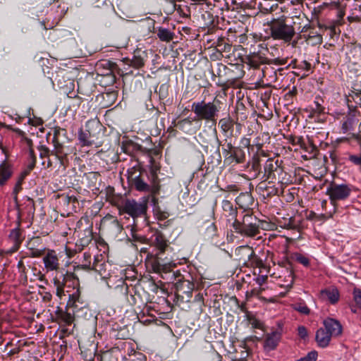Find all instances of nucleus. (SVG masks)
I'll list each match as a JSON object with an SVG mask.
<instances>
[{
    "instance_id": "obj_36",
    "label": "nucleus",
    "mask_w": 361,
    "mask_h": 361,
    "mask_svg": "<svg viewBox=\"0 0 361 361\" xmlns=\"http://www.w3.org/2000/svg\"><path fill=\"white\" fill-rule=\"evenodd\" d=\"M298 335L300 336V337H301L302 338H305L307 336V329L303 326H300L298 329Z\"/></svg>"
},
{
    "instance_id": "obj_16",
    "label": "nucleus",
    "mask_w": 361,
    "mask_h": 361,
    "mask_svg": "<svg viewBox=\"0 0 361 361\" xmlns=\"http://www.w3.org/2000/svg\"><path fill=\"white\" fill-rule=\"evenodd\" d=\"M222 209L224 212V215L228 218V221L237 220V209L233 205V204L227 200H224L222 201Z\"/></svg>"
},
{
    "instance_id": "obj_2",
    "label": "nucleus",
    "mask_w": 361,
    "mask_h": 361,
    "mask_svg": "<svg viewBox=\"0 0 361 361\" xmlns=\"http://www.w3.org/2000/svg\"><path fill=\"white\" fill-rule=\"evenodd\" d=\"M271 37L276 40L290 42L295 35V30L292 25L286 24L283 19H276L270 24Z\"/></svg>"
},
{
    "instance_id": "obj_33",
    "label": "nucleus",
    "mask_w": 361,
    "mask_h": 361,
    "mask_svg": "<svg viewBox=\"0 0 361 361\" xmlns=\"http://www.w3.org/2000/svg\"><path fill=\"white\" fill-rule=\"evenodd\" d=\"M54 285L56 288V295L61 298L62 297V295H64V290H63L64 283L60 282V281L56 279H54Z\"/></svg>"
},
{
    "instance_id": "obj_29",
    "label": "nucleus",
    "mask_w": 361,
    "mask_h": 361,
    "mask_svg": "<svg viewBox=\"0 0 361 361\" xmlns=\"http://www.w3.org/2000/svg\"><path fill=\"white\" fill-rule=\"evenodd\" d=\"M276 162H274L272 159L267 161L264 165V171L265 173H267V178H269L271 174L276 169Z\"/></svg>"
},
{
    "instance_id": "obj_13",
    "label": "nucleus",
    "mask_w": 361,
    "mask_h": 361,
    "mask_svg": "<svg viewBox=\"0 0 361 361\" xmlns=\"http://www.w3.org/2000/svg\"><path fill=\"white\" fill-rule=\"evenodd\" d=\"M235 255L240 262L246 264L255 255V252L251 247L242 245L235 250Z\"/></svg>"
},
{
    "instance_id": "obj_50",
    "label": "nucleus",
    "mask_w": 361,
    "mask_h": 361,
    "mask_svg": "<svg viewBox=\"0 0 361 361\" xmlns=\"http://www.w3.org/2000/svg\"><path fill=\"white\" fill-rule=\"evenodd\" d=\"M68 199L69 201H71V200H73V201L75 200V197H68Z\"/></svg>"
},
{
    "instance_id": "obj_40",
    "label": "nucleus",
    "mask_w": 361,
    "mask_h": 361,
    "mask_svg": "<svg viewBox=\"0 0 361 361\" xmlns=\"http://www.w3.org/2000/svg\"><path fill=\"white\" fill-rule=\"evenodd\" d=\"M79 298V293L78 290H77L75 293H73L72 295H69V302H71L73 301V303H74Z\"/></svg>"
},
{
    "instance_id": "obj_30",
    "label": "nucleus",
    "mask_w": 361,
    "mask_h": 361,
    "mask_svg": "<svg viewBox=\"0 0 361 361\" xmlns=\"http://www.w3.org/2000/svg\"><path fill=\"white\" fill-rule=\"evenodd\" d=\"M293 308H294V310L299 312L300 313L306 314V315L309 314L310 312L308 307L304 302H300V303L295 304L293 305Z\"/></svg>"
},
{
    "instance_id": "obj_44",
    "label": "nucleus",
    "mask_w": 361,
    "mask_h": 361,
    "mask_svg": "<svg viewBox=\"0 0 361 361\" xmlns=\"http://www.w3.org/2000/svg\"><path fill=\"white\" fill-rule=\"evenodd\" d=\"M302 67L306 70L309 71L310 69L311 65L310 63L305 61L302 62Z\"/></svg>"
},
{
    "instance_id": "obj_42",
    "label": "nucleus",
    "mask_w": 361,
    "mask_h": 361,
    "mask_svg": "<svg viewBox=\"0 0 361 361\" xmlns=\"http://www.w3.org/2000/svg\"><path fill=\"white\" fill-rule=\"evenodd\" d=\"M21 184H22V179H20L18 180V182L16 183L15 188H14L13 191L16 194L19 192V191L21 190Z\"/></svg>"
},
{
    "instance_id": "obj_31",
    "label": "nucleus",
    "mask_w": 361,
    "mask_h": 361,
    "mask_svg": "<svg viewBox=\"0 0 361 361\" xmlns=\"http://www.w3.org/2000/svg\"><path fill=\"white\" fill-rule=\"evenodd\" d=\"M353 295L356 306L361 310V289L355 288L353 291Z\"/></svg>"
},
{
    "instance_id": "obj_3",
    "label": "nucleus",
    "mask_w": 361,
    "mask_h": 361,
    "mask_svg": "<svg viewBox=\"0 0 361 361\" xmlns=\"http://www.w3.org/2000/svg\"><path fill=\"white\" fill-rule=\"evenodd\" d=\"M355 187L347 183H332L326 189V194L332 203L347 200L354 190Z\"/></svg>"
},
{
    "instance_id": "obj_51",
    "label": "nucleus",
    "mask_w": 361,
    "mask_h": 361,
    "mask_svg": "<svg viewBox=\"0 0 361 361\" xmlns=\"http://www.w3.org/2000/svg\"><path fill=\"white\" fill-rule=\"evenodd\" d=\"M351 311H352L353 312H354V313H355V312H356V310H355V309H354L353 307H352V308H351Z\"/></svg>"
},
{
    "instance_id": "obj_5",
    "label": "nucleus",
    "mask_w": 361,
    "mask_h": 361,
    "mask_svg": "<svg viewBox=\"0 0 361 361\" xmlns=\"http://www.w3.org/2000/svg\"><path fill=\"white\" fill-rule=\"evenodd\" d=\"M147 209V201L137 202L135 200H126L120 207V213H126L134 219L144 216Z\"/></svg>"
},
{
    "instance_id": "obj_18",
    "label": "nucleus",
    "mask_w": 361,
    "mask_h": 361,
    "mask_svg": "<svg viewBox=\"0 0 361 361\" xmlns=\"http://www.w3.org/2000/svg\"><path fill=\"white\" fill-rule=\"evenodd\" d=\"M12 173V168L10 164L6 162L0 164V185H4L11 177Z\"/></svg>"
},
{
    "instance_id": "obj_20",
    "label": "nucleus",
    "mask_w": 361,
    "mask_h": 361,
    "mask_svg": "<svg viewBox=\"0 0 361 361\" xmlns=\"http://www.w3.org/2000/svg\"><path fill=\"white\" fill-rule=\"evenodd\" d=\"M195 285L188 279H179L176 282V288L183 291V293L190 295L194 289Z\"/></svg>"
},
{
    "instance_id": "obj_6",
    "label": "nucleus",
    "mask_w": 361,
    "mask_h": 361,
    "mask_svg": "<svg viewBox=\"0 0 361 361\" xmlns=\"http://www.w3.org/2000/svg\"><path fill=\"white\" fill-rule=\"evenodd\" d=\"M259 49L257 51L251 52L247 56V63L255 68L262 64L268 63L269 62V59L267 57V48L264 47L262 44L259 45Z\"/></svg>"
},
{
    "instance_id": "obj_17",
    "label": "nucleus",
    "mask_w": 361,
    "mask_h": 361,
    "mask_svg": "<svg viewBox=\"0 0 361 361\" xmlns=\"http://www.w3.org/2000/svg\"><path fill=\"white\" fill-rule=\"evenodd\" d=\"M294 281L293 273L291 270H286L283 276H279L278 284L285 288H290Z\"/></svg>"
},
{
    "instance_id": "obj_21",
    "label": "nucleus",
    "mask_w": 361,
    "mask_h": 361,
    "mask_svg": "<svg viewBox=\"0 0 361 361\" xmlns=\"http://www.w3.org/2000/svg\"><path fill=\"white\" fill-rule=\"evenodd\" d=\"M347 104L350 110L361 105V92H352L346 97Z\"/></svg>"
},
{
    "instance_id": "obj_15",
    "label": "nucleus",
    "mask_w": 361,
    "mask_h": 361,
    "mask_svg": "<svg viewBox=\"0 0 361 361\" xmlns=\"http://www.w3.org/2000/svg\"><path fill=\"white\" fill-rule=\"evenodd\" d=\"M332 336L324 329L320 328L316 333V341L321 348H326L329 344Z\"/></svg>"
},
{
    "instance_id": "obj_19",
    "label": "nucleus",
    "mask_w": 361,
    "mask_h": 361,
    "mask_svg": "<svg viewBox=\"0 0 361 361\" xmlns=\"http://www.w3.org/2000/svg\"><path fill=\"white\" fill-rule=\"evenodd\" d=\"M147 54L145 51H135L133 59L130 60V66L135 68H140L145 64Z\"/></svg>"
},
{
    "instance_id": "obj_38",
    "label": "nucleus",
    "mask_w": 361,
    "mask_h": 361,
    "mask_svg": "<svg viewBox=\"0 0 361 361\" xmlns=\"http://www.w3.org/2000/svg\"><path fill=\"white\" fill-rule=\"evenodd\" d=\"M83 258H84V264L83 265L85 267H90V258H91L90 254H89L87 252H85L83 254Z\"/></svg>"
},
{
    "instance_id": "obj_41",
    "label": "nucleus",
    "mask_w": 361,
    "mask_h": 361,
    "mask_svg": "<svg viewBox=\"0 0 361 361\" xmlns=\"http://www.w3.org/2000/svg\"><path fill=\"white\" fill-rule=\"evenodd\" d=\"M240 143L245 147H248L250 145V140L249 138L243 137L240 140Z\"/></svg>"
},
{
    "instance_id": "obj_10",
    "label": "nucleus",
    "mask_w": 361,
    "mask_h": 361,
    "mask_svg": "<svg viewBox=\"0 0 361 361\" xmlns=\"http://www.w3.org/2000/svg\"><path fill=\"white\" fill-rule=\"evenodd\" d=\"M357 111L355 110H350L341 121V130L343 133H346L353 130L355 126L358 123Z\"/></svg>"
},
{
    "instance_id": "obj_28",
    "label": "nucleus",
    "mask_w": 361,
    "mask_h": 361,
    "mask_svg": "<svg viewBox=\"0 0 361 361\" xmlns=\"http://www.w3.org/2000/svg\"><path fill=\"white\" fill-rule=\"evenodd\" d=\"M9 238L16 245L18 246L22 241L21 233L20 229H13L9 234Z\"/></svg>"
},
{
    "instance_id": "obj_53",
    "label": "nucleus",
    "mask_w": 361,
    "mask_h": 361,
    "mask_svg": "<svg viewBox=\"0 0 361 361\" xmlns=\"http://www.w3.org/2000/svg\"><path fill=\"white\" fill-rule=\"evenodd\" d=\"M229 188H233V186H229ZM233 188H235V185H233Z\"/></svg>"
},
{
    "instance_id": "obj_14",
    "label": "nucleus",
    "mask_w": 361,
    "mask_h": 361,
    "mask_svg": "<svg viewBox=\"0 0 361 361\" xmlns=\"http://www.w3.org/2000/svg\"><path fill=\"white\" fill-rule=\"evenodd\" d=\"M281 333L277 331L267 334L264 343L265 350H272L275 349L281 339Z\"/></svg>"
},
{
    "instance_id": "obj_23",
    "label": "nucleus",
    "mask_w": 361,
    "mask_h": 361,
    "mask_svg": "<svg viewBox=\"0 0 361 361\" xmlns=\"http://www.w3.org/2000/svg\"><path fill=\"white\" fill-rule=\"evenodd\" d=\"M236 202L241 207L247 208L252 202V197L247 192L242 193L236 198Z\"/></svg>"
},
{
    "instance_id": "obj_34",
    "label": "nucleus",
    "mask_w": 361,
    "mask_h": 361,
    "mask_svg": "<svg viewBox=\"0 0 361 361\" xmlns=\"http://www.w3.org/2000/svg\"><path fill=\"white\" fill-rule=\"evenodd\" d=\"M295 260L305 267L310 265V259L302 254H295Z\"/></svg>"
},
{
    "instance_id": "obj_4",
    "label": "nucleus",
    "mask_w": 361,
    "mask_h": 361,
    "mask_svg": "<svg viewBox=\"0 0 361 361\" xmlns=\"http://www.w3.org/2000/svg\"><path fill=\"white\" fill-rule=\"evenodd\" d=\"M253 220L252 215L245 214L242 221L235 220L232 226L236 233L247 237H255L259 233V229Z\"/></svg>"
},
{
    "instance_id": "obj_27",
    "label": "nucleus",
    "mask_w": 361,
    "mask_h": 361,
    "mask_svg": "<svg viewBox=\"0 0 361 361\" xmlns=\"http://www.w3.org/2000/svg\"><path fill=\"white\" fill-rule=\"evenodd\" d=\"M219 125L224 133H228L233 128V121L229 116H228L221 118L219 122Z\"/></svg>"
},
{
    "instance_id": "obj_45",
    "label": "nucleus",
    "mask_w": 361,
    "mask_h": 361,
    "mask_svg": "<svg viewBox=\"0 0 361 361\" xmlns=\"http://www.w3.org/2000/svg\"><path fill=\"white\" fill-rule=\"evenodd\" d=\"M247 355H248V353L247 350L243 351L241 353L240 360H243V361H245L246 357H247Z\"/></svg>"
},
{
    "instance_id": "obj_46",
    "label": "nucleus",
    "mask_w": 361,
    "mask_h": 361,
    "mask_svg": "<svg viewBox=\"0 0 361 361\" xmlns=\"http://www.w3.org/2000/svg\"><path fill=\"white\" fill-rule=\"evenodd\" d=\"M173 275H174L175 278H178V277L180 276V273L179 271H177L173 273Z\"/></svg>"
},
{
    "instance_id": "obj_48",
    "label": "nucleus",
    "mask_w": 361,
    "mask_h": 361,
    "mask_svg": "<svg viewBox=\"0 0 361 361\" xmlns=\"http://www.w3.org/2000/svg\"><path fill=\"white\" fill-rule=\"evenodd\" d=\"M218 361H221V356L219 354H216Z\"/></svg>"
},
{
    "instance_id": "obj_49",
    "label": "nucleus",
    "mask_w": 361,
    "mask_h": 361,
    "mask_svg": "<svg viewBox=\"0 0 361 361\" xmlns=\"http://www.w3.org/2000/svg\"><path fill=\"white\" fill-rule=\"evenodd\" d=\"M358 130H359L358 133L361 134V121H360V123L359 124Z\"/></svg>"
},
{
    "instance_id": "obj_32",
    "label": "nucleus",
    "mask_w": 361,
    "mask_h": 361,
    "mask_svg": "<svg viewBox=\"0 0 361 361\" xmlns=\"http://www.w3.org/2000/svg\"><path fill=\"white\" fill-rule=\"evenodd\" d=\"M61 319L66 325H70L74 321V316L70 312H62L61 314Z\"/></svg>"
},
{
    "instance_id": "obj_1",
    "label": "nucleus",
    "mask_w": 361,
    "mask_h": 361,
    "mask_svg": "<svg viewBox=\"0 0 361 361\" xmlns=\"http://www.w3.org/2000/svg\"><path fill=\"white\" fill-rule=\"evenodd\" d=\"M192 111L199 120L215 122L220 111L219 101L206 102L202 100L193 102Z\"/></svg>"
},
{
    "instance_id": "obj_7",
    "label": "nucleus",
    "mask_w": 361,
    "mask_h": 361,
    "mask_svg": "<svg viewBox=\"0 0 361 361\" xmlns=\"http://www.w3.org/2000/svg\"><path fill=\"white\" fill-rule=\"evenodd\" d=\"M319 298L322 301L336 304L340 299V293L335 286H329L320 290Z\"/></svg>"
},
{
    "instance_id": "obj_52",
    "label": "nucleus",
    "mask_w": 361,
    "mask_h": 361,
    "mask_svg": "<svg viewBox=\"0 0 361 361\" xmlns=\"http://www.w3.org/2000/svg\"><path fill=\"white\" fill-rule=\"evenodd\" d=\"M316 37H317L319 40H321V39H322V37H321L319 35L316 36Z\"/></svg>"
},
{
    "instance_id": "obj_11",
    "label": "nucleus",
    "mask_w": 361,
    "mask_h": 361,
    "mask_svg": "<svg viewBox=\"0 0 361 361\" xmlns=\"http://www.w3.org/2000/svg\"><path fill=\"white\" fill-rule=\"evenodd\" d=\"M176 266V264L173 262H169L166 263H161L159 257H154L151 262V268L154 273H168L170 272L173 268Z\"/></svg>"
},
{
    "instance_id": "obj_22",
    "label": "nucleus",
    "mask_w": 361,
    "mask_h": 361,
    "mask_svg": "<svg viewBox=\"0 0 361 361\" xmlns=\"http://www.w3.org/2000/svg\"><path fill=\"white\" fill-rule=\"evenodd\" d=\"M157 36L161 41L169 42L173 39L174 33L167 28L159 27L157 30Z\"/></svg>"
},
{
    "instance_id": "obj_12",
    "label": "nucleus",
    "mask_w": 361,
    "mask_h": 361,
    "mask_svg": "<svg viewBox=\"0 0 361 361\" xmlns=\"http://www.w3.org/2000/svg\"><path fill=\"white\" fill-rule=\"evenodd\" d=\"M323 324L325 330L332 336H340L342 333V326L340 322L332 318H326L324 320Z\"/></svg>"
},
{
    "instance_id": "obj_43",
    "label": "nucleus",
    "mask_w": 361,
    "mask_h": 361,
    "mask_svg": "<svg viewBox=\"0 0 361 361\" xmlns=\"http://www.w3.org/2000/svg\"><path fill=\"white\" fill-rule=\"evenodd\" d=\"M18 268L20 271H21V272H24L25 271V267L24 265V263H23V260H20L18 262Z\"/></svg>"
},
{
    "instance_id": "obj_24",
    "label": "nucleus",
    "mask_w": 361,
    "mask_h": 361,
    "mask_svg": "<svg viewBox=\"0 0 361 361\" xmlns=\"http://www.w3.org/2000/svg\"><path fill=\"white\" fill-rule=\"evenodd\" d=\"M34 243L35 240L28 243L27 252H26L27 255L31 257H41L44 253V248H35L32 246Z\"/></svg>"
},
{
    "instance_id": "obj_37",
    "label": "nucleus",
    "mask_w": 361,
    "mask_h": 361,
    "mask_svg": "<svg viewBox=\"0 0 361 361\" xmlns=\"http://www.w3.org/2000/svg\"><path fill=\"white\" fill-rule=\"evenodd\" d=\"M267 280V276H264V275L259 276L255 279V281H256L257 284H258L259 286H262V284H264Z\"/></svg>"
},
{
    "instance_id": "obj_9",
    "label": "nucleus",
    "mask_w": 361,
    "mask_h": 361,
    "mask_svg": "<svg viewBox=\"0 0 361 361\" xmlns=\"http://www.w3.org/2000/svg\"><path fill=\"white\" fill-rule=\"evenodd\" d=\"M152 245L158 251L155 254V257H159V255L164 253L166 252V249L169 247V243L168 240L164 236V235L159 231H157L153 235V240H152Z\"/></svg>"
},
{
    "instance_id": "obj_39",
    "label": "nucleus",
    "mask_w": 361,
    "mask_h": 361,
    "mask_svg": "<svg viewBox=\"0 0 361 361\" xmlns=\"http://www.w3.org/2000/svg\"><path fill=\"white\" fill-rule=\"evenodd\" d=\"M191 123H192V121L190 119V118H186L182 119L181 121H178L177 126H179L180 128H182V127H183V126L185 124H191Z\"/></svg>"
},
{
    "instance_id": "obj_8",
    "label": "nucleus",
    "mask_w": 361,
    "mask_h": 361,
    "mask_svg": "<svg viewBox=\"0 0 361 361\" xmlns=\"http://www.w3.org/2000/svg\"><path fill=\"white\" fill-rule=\"evenodd\" d=\"M42 260L47 272L57 271L59 269V259L54 250H48Z\"/></svg>"
},
{
    "instance_id": "obj_35",
    "label": "nucleus",
    "mask_w": 361,
    "mask_h": 361,
    "mask_svg": "<svg viewBox=\"0 0 361 361\" xmlns=\"http://www.w3.org/2000/svg\"><path fill=\"white\" fill-rule=\"evenodd\" d=\"M348 160L353 164L361 166V155L350 154L348 157Z\"/></svg>"
},
{
    "instance_id": "obj_25",
    "label": "nucleus",
    "mask_w": 361,
    "mask_h": 361,
    "mask_svg": "<svg viewBox=\"0 0 361 361\" xmlns=\"http://www.w3.org/2000/svg\"><path fill=\"white\" fill-rule=\"evenodd\" d=\"M90 133L88 132H84L82 129H80L78 132V140L81 146H92L93 144V141L90 139Z\"/></svg>"
},
{
    "instance_id": "obj_47",
    "label": "nucleus",
    "mask_w": 361,
    "mask_h": 361,
    "mask_svg": "<svg viewBox=\"0 0 361 361\" xmlns=\"http://www.w3.org/2000/svg\"><path fill=\"white\" fill-rule=\"evenodd\" d=\"M227 147H228V149L229 150H231V149H232V148H233V145H232V144H231V143H228V144L227 145Z\"/></svg>"
},
{
    "instance_id": "obj_26",
    "label": "nucleus",
    "mask_w": 361,
    "mask_h": 361,
    "mask_svg": "<svg viewBox=\"0 0 361 361\" xmlns=\"http://www.w3.org/2000/svg\"><path fill=\"white\" fill-rule=\"evenodd\" d=\"M133 184L135 185V188L138 191H145L147 192L150 190V186L146 183L140 177V176H136L134 178Z\"/></svg>"
}]
</instances>
